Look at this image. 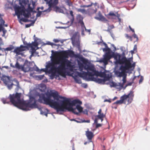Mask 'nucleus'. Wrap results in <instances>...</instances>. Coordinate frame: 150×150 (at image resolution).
Returning <instances> with one entry per match:
<instances>
[{"label":"nucleus","instance_id":"nucleus-1","mask_svg":"<svg viewBox=\"0 0 150 150\" xmlns=\"http://www.w3.org/2000/svg\"><path fill=\"white\" fill-rule=\"evenodd\" d=\"M46 95V97L44 94H40L38 101L40 103L49 105L57 112H64L66 110L78 115L79 112L76 111V109L79 112L83 111V108L80 105L82 102L79 99L71 101L69 99L59 96L57 91L47 93Z\"/></svg>","mask_w":150,"mask_h":150},{"label":"nucleus","instance_id":"nucleus-2","mask_svg":"<svg viewBox=\"0 0 150 150\" xmlns=\"http://www.w3.org/2000/svg\"><path fill=\"white\" fill-rule=\"evenodd\" d=\"M51 52V61L46 62V66H55L59 64V66H72L71 64V62L67 59L68 56L78 58L79 60L77 61L78 66H89L90 63L88 59L79 54H75L74 52L71 50H63L59 52L52 50Z\"/></svg>","mask_w":150,"mask_h":150},{"label":"nucleus","instance_id":"nucleus-3","mask_svg":"<svg viewBox=\"0 0 150 150\" xmlns=\"http://www.w3.org/2000/svg\"><path fill=\"white\" fill-rule=\"evenodd\" d=\"M36 67L37 71H40L39 69ZM46 68L42 69L40 71L45 72L50 74L51 79H53L55 78L60 79L59 76L65 78L67 75L72 76L76 83L81 84V80L76 76H73L71 74V72H73L74 68L78 66H45Z\"/></svg>","mask_w":150,"mask_h":150},{"label":"nucleus","instance_id":"nucleus-4","mask_svg":"<svg viewBox=\"0 0 150 150\" xmlns=\"http://www.w3.org/2000/svg\"><path fill=\"white\" fill-rule=\"evenodd\" d=\"M21 94L18 93L15 94H10V102L18 108L25 111L30 110V108H38L36 100L34 98L32 97L29 100L25 101L21 98Z\"/></svg>","mask_w":150,"mask_h":150},{"label":"nucleus","instance_id":"nucleus-5","mask_svg":"<svg viewBox=\"0 0 150 150\" xmlns=\"http://www.w3.org/2000/svg\"><path fill=\"white\" fill-rule=\"evenodd\" d=\"M106 66H99L97 70L95 69L94 72L93 76H100L103 77V79H97L95 78L96 79L94 81H96L100 83L103 84L107 81L109 80L111 77V75L109 71L106 70L105 69Z\"/></svg>","mask_w":150,"mask_h":150},{"label":"nucleus","instance_id":"nucleus-6","mask_svg":"<svg viewBox=\"0 0 150 150\" xmlns=\"http://www.w3.org/2000/svg\"><path fill=\"white\" fill-rule=\"evenodd\" d=\"M114 57L115 60V64L116 65L119 64L124 65V66H135V63L133 61L132 57L127 58L125 56L122 57L118 53L114 55Z\"/></svg>","mask_w":150,"mask_h":150},{"label":"nucleus","instance_id":"nucleus-7","mask_svg":"<svg viewBox=\"0 0 150 150\" xmlns=\"http://www.w3.org/2000/svg\"><path fill=\"white\" fill-rule=\"evenodd\" d=\"M95 69L94 66H87L86 69L87 72L82 71V72H77V73L78 76L79 77L88 79V81H95L96 79L93 77V73Z\"/></svg>","mask_w":150,"mask_h":150},{"label":"nucleus","instance_id":"nucleus-8","mask_svg":"<svg viewBox=\"0 0 150 150\" xmlns=\"http://www.w3.org/2000/svg\"><path fill=\"white\" fill-rule=\"evenodd\" d=\"M135 66H120L119 70L115 71V75L118 77L125 76L126 73H131Z\"/></svg>","mask_w":150,"mask_h":150},{"label":"nucleus","instance_id":"nucleus-9","mask_svg":"<svg viewBox=\"0 0 150 150\" xmlns=\"http://www.w3.org/2000/svg\"><path fill=\"white\" fill-rule=\"evenodd\" d=\"M134 96V92L133 91H130L127 95L124 94L121 96L120 99L114 103L113 104H125L126 101L127 100L128 102L127 104H129L132 101Z\"/></svg>","mask_w":150,"mask_h":150},{"label":"nucleus","instance_id":"nucleus-10","mask_svg":"<svg viewBox=\"0 0 150 150\" xmlns=\"http://www.w3.org/2000/svg\"><path fill=\"white\" fill-rule=\"evenodd\" d=\"M111 53H109V52H106L104 55V57L103 59L101 60L100 62H103L104 64V66H106L108 64V62L112 57H114V55L116 54H115L114 53H113V54L111 55Z\"/></svg>","mask_w":150,"mask_h":150},{"label":"nucleus","instance_id":"nucleus-11","mask_svg":"<svg viewBox=\"0 0 150 150\" xmlns=\"http://www.w3.org/2000/svg\"><path fill=\"white\" fill-rule=\"evenodd\" d=\"M27 49L26 46L21 45L19 47L16 48L13 51V52L15 53L17 55H20L21 56H23L24 54L22 52L26 50Z\"/></svg>","mask_w":150,"mask_h":150},{"label":"nucleus","instance_id":"nucleus-12","mask_svg":"<svg viewBox=\"0 0 150 150\" xmlns=\"http://www.w3.org/2000/svg\"><path fill=\"white\" fill-rule=\"evenodd\" d=\"M1 80L2 81L5 86L9 89V76L5 75H2L1 77Z\"/></svg>","mask_w":150,"mask_h":150},{"label":"nucleus","instance_id":"nucleus-13","mask_svg":"<svg viewBox=\"0 0 150 150\" xmlns=\"http://www.w3.org/2000/svg\"><path fill=\"white\" fill-rule=\"evenodd\" d=\"M20 9V7H18L16 10V12L18 16H19L21 14H23L25 17L28 18L29 17L30 13L28 11H26L27 13H26L25 11L24 10H22L20 11L19 10Z\"/></svg>","mask_w":150,"mask_h":150},{"label":"nucleus","instance_id":"nucleus-14","mask_svg":"<svg viewBox=\"0 0 150 150\" xmlns=\"http://www.w3.org/2000/svg\"><path fill=\"white\" fill-rule=\"evenodd\" d=\"M86 135L89 140V142H92V139L94 137L93 133L91 131L87 130L86 132Z\"/></svg>","mask_w":150,"mask_h":150},{"label":"nucleus","instance_id":"nucleus-15","mask_svg":"<svg viewBox=\"0 0 150 150\" xmlns=\"http://www.w3.org/2000/svg\"><path fill=\"white\" fill-rule=\"evenodd\" d=\"M83 18L81 15H78L76 17V19L78 21L82 27H84L86 29V27L85 26L84 23L83 21Z\"/></svg>","mask_w":150,"mask_h":150},{"label":"nucleus","instance_id":"nucleus-16","mask_svg":"<svg viewBox=\"0 0 150 150\" xmlns=\"http://www.w3.org/2000/svg\"><path fill=\"white\" fill-rule=\"evenodd\" d=\"M14 68L21 69L22 70L25 72H27L30 70V66H11Z\"/></svg>","mask_w":150,"mask_h":150},{"label":"nucleus","instance_id":"nucleus-17","mask_svg":"<svg viewBox=\"0 0 150 150\" xmlns=\"http://www.w3.org/2000/svg\"><path fill=\"white\" fill-rule=\"evenodd\" d=\"M5 22H0V32H2L3 34L2 35V37H4L5 34L7 32V31L4 28L3 25H4Z\"/></svg>","mask_w":150,"mask_h":150},{"label":"nucleus","instance_id":"nucleus-18","mask_svg":"<svg viewBox=\"0 0 150 150\" xmlns=\"http://www.w3.org/2000/svg\"><path fill=\"white\" fill-rule=\"evenodd\" d=\"M99 17H95V18L97 20H100L103 21H107V20L105 18L104 16L102 15L100 11H99L98 13Z\"/></svg>","mask_w":150,"mask_h":150},{"label":"nucleus","instance_id":"nucleus-19","mask_svg":"<svg viewBox=\"0 0 150 150\" xmlns=\"http://www.w3.org/2000/svg\"><path fill=\"white\" fill-rule=\"evenodd\" d=\"M98 115L96 116V117L98 118H104L105 116V115L102 112V110L100 109L98 112Z\"/></svg>","mask_w":150,"mask_h":150},{"label":"nucleus","instance_id":"nucleus-20","mask_svg":"<svg viewBox=\"0 0 150 150\" xmlns=\"http://www.w3.org/2000/svg\"><path fill=\"white\" fill-rule=\"evenodd\" d=\"M1 100L4 104H8L9 103V96L8 97L2 98Z\"/></svg>","mask_w":150,"mask_h":150},{"label":"nucleus","instance_id":"nucleus-21","mask_svg":"<svg viewBox=\"0 0 150 150\" xmlns=\"http://www.w3.org/2000/svg\"><path fill=\"white\" fill-rule=\"evenodd\" d=\"M38 45V43L37 42H33L32 43L30 44H27V48L28 47H37Z\"/></svg>","mask_w":150,"mask_h":150},{"label":"nucleus","instance_id":"nucleus-22","mask_svg":"<svg viewBox=\"0 0 150 150\" xmlns=\"http://www.w3.org/2000/svg\"><path fill=\"white\" fill-rule=\"evenodd\" d=\"M23 66H36L33 62H28L26 60Z\"/></svg>","mask_w":150,"mask_h":150},{"label":"nucleus","instance_id":"nucleus-23","mask_svg":"<svg viewBox=\"0 0 150 150\" xmlns=\"http://www.w3.org/2000/svg\"><path fill=\"white\" fill-rule=\"evenodd\" d=\"M104 44L105 45V48H103V51L106 52H109V53H111V50L110 48L108 47L107 44L105 43H104Z\"/></svg>","mask_w":150,"mask_h":150},{"label":"nucleus","instance_id":"nucleus-24","mask_svg":"<svg viewBox=\"0 0 150 150\" xmlns=\"http://www.w3.org/2000/svg\"><path fill=\"white\" fill-rule=\"evenodd\" d=\"M127 76V74L125 75V76H124L123 77V79L122 80V81H123V83H120V86L121 87H123L124 86V83H125L126 81V77Z\"/></svg>","mask_w":150,"mask_h":150},{"label":"nucleus","instance_id":"nucleus-25","mask_svg":"<svg viewBox=\"0 0 150 150\" xmlns=\"http://www.w3.org/2000/svg\"><path fill=\"white\" fill-rule=\"evenodd\" d=\"M36 20L32 21V23H31L26 24L25 25V27L26 28H29L31 26H33L34 25V24L35 23Z\"/></svg>","mask_w":150,"mask_h":150},{"label":"nucleus","instance_id":"nucleus-26","mask_svg":"<svg viewBox=\"0 0 150 150\" xmlns=\"http://www.w3.org/2000/svg\"><path fill=\"white\" fill-rule=\"evenodd\" d=\"M52 1L51 2V3H52V4L50 5L49 3V1L48 3L49 4V5L50 7L52 6L53 5H57L58 3V0H54L53 3H52Z\"/></svg>","mask_w":150,"mask_h":150},{"label":"nucleus","instance_id":"nucleus-27","mask_svg":"<svg viewBox=\"0 0 150 150\" xmlns=\"http://www.w3.org/2000/svg\"><path fill=\"white\" fill-rule=\"evenodd\" d=\"M9 8V1H7V2L5 4L4 6V9L6 10H8Z\"/></svg>","mask_w":150,"mask_h":150},{"label":"nucleus","instance_id":"nucleus-28","mask_svg":"<svg viewBox=\"0 0 150 150\" xmlns=\"http://www.w3.org/2000/svg\"><path fill=\"white\" fill-rule=\"evenodd\" d=\"M79 70L81 71H83V70H86L87 69V66H78Z\"/></svg>","mask_w":150,"mask_h":150},{"label":"nucleus","instance_id":"nucleus-29","mask_svg":"<svg viewBox=\"0 0 150 150\" xmlns=\"http://www.w3.org/2000/svg\"><path fill=\"white\" fill-rule=\"evenodd\" d=\"M47 44L51 45L52 46H53V45L54 46H59L60 45L59 44L57 45L56 44L52 43L50 42H47Z\"/></svg>","mask_w":150,"mask_h":150},{"label":"nucleus","instance_id":"nucleus-30","mask_svg":"<svg viewBox=\"0 0 150 150\" xmlns=\"http://www.w3.org/2000/svg\"><path fill=\"white\" fill-rule=\"evenodd\" d=\"M79 36V34L78 32L75 33L73 35L72 38L74 39L76 38V36Z\"/></svg>","mask_w":150,"mask_h":150},{"label":"nucleus","instance_id":"nucleus-31","mask_svg":"<svg viewBox=\"0 0 150 150\" xmlns=\"http://www.w3.org/2000/svg\"><path fill=\"white\" fill-rule=\"evenodd\" d=\"M77 11L78 12H80L82 13H83L86 11V10L84 9H81L79 8L77 9Z\"/></svg>","mask_w":150,"mask_h":150},{"label":"nucleus","instance_id":"nucleus-32","mask_svg":"<svg viewBox=\"0 0 150 150\" xmlns=\"http://www.w3.org/2000/svg\"><path fill=\"white\" fill-rule=\"evenodd\" d=\"M108 15L109 16H116V15L112 11H110Z\"/></svg>","mask_w":150,"mask_h":150},{"label":"nucleus","instance_id":"nucleus-33","mask_svg":"<svg viewBox=\"0 0 150 150\" xmlns=\"http://www.w3.org/2000/svg\"><path fill=\"white\" fill-rule=\"evenodd\" d=\"M20 20L24 22H28L29 21L28 20L24 18H22L20 19Z\"/></svg>","mask_w":150,"mask_h":150},{"label":"nucleus","instance_id":"nucleus-34","mask_svg":"<svg viewBox=\"0 0 150 150\" xmlns=\"http://www.w3.org/2000/svg\"><path fill=\"white\" fill-rule=\"evenodd\" d=\"M30 48H31V52H32V53H35L36 51V50L35 49V48L33 47H30Z\"/></svg>","mask_w":150,"mask_h":150},{"label":"nucleus","instance_id":"nucleus-35","mask_svg":"<svg viewBox=\"0 0 150 150\" xmlns=\"http://www.w3.org/2000/svg\"><path fill=\"white\" fill-rule=\"evenodd\" d=\"M3 16V15H1L0 13V22H5V21L3 20L2 18V16Z\"/></svg>","mask_w":150,"mask_h":150},{"label":"nucleus","instance_id":"nucleus-36","mask_svg":"<svg viewBox=\"0 0 150 150\" xmlns=\"http://www.w3.org/2000/svg\"><path fill=\"white\" fill-rule=\"evenodd\" d=\"M44 76H45L44 75H40L38 76V78L39 80H41L42 79Z\"/></svg>","mask_w":150,"mask_h":150},{"label":"nucleus","instance_id":"nucleus-37","mask_svg":"<svg viewBox=\"0 0 150 150\" xmlns=\"http://www.w3.org/2000/svg\"><path fill=\"white\" fill-rule=\"evenodd\" d=\"M125 36L127 38L131 40H132V36H129L128 34H126Z\"/></svg>","mask_w":150,"mask_h":150},{"label":"nucleus","instance_id":"nucleus-38","mask_svg":"<svg viewBox=\"0 0 150 150\" xmlns=\"http://www.w3.org/2000/svg\"><path fill=\"white\" fill-rule=\"evenodd\" d=\"M82 112L84 114H85L87 115H88V111L86 109H85L83 111V110Z\"/></svg>","mask_w":150,"mask_h":150},{"label":"nucleus","instance_id":"nucleus-39","mask_svg":"<svg viewBox=\"0 0 150 150\" xmlns=\"http://www.w3.org/2000/svg\"><path fill=\"white\" fill-rule=\"evenodd\" d=\"M92 5V4H91V5H84L81 6V7H83V8L86 7H88L91 6Z\"/></svg>","mask_w":150,"mask_h":150},{"label":"nucleus","instance_id":"nucleus-40","mask_svg":"<svg viewBox=\"0 0 150 150\" xmlns=\"http://www.w3.org/2000/svg\"><path fill=\"white\" fill-rule=\"evenodd\" d=\"M144 80L143 77L142 76H141L140 79L139 81V83H141Z\"/></svg>","mask_w":150,"mask_h":150},{"label":"nucleus","instance_id":"nucleus-41","mask_svg":"<svg viewBox=\"0 0 150 150\" xmlns=\"http://www.w3.org/2000/svg\"><path fill=\"white\" fill-rule=\"evenodd\" d=\"M133 36L134 38H136L137 41L138 40V38L137 35L134 33V34H133Z\"/></svg>","mask_w":150,"mask_h":150},{"label":"nucleus","instance_id":"nucleus-42","mask_svg":"<svg viewBox=\"0 0 150 150\" xmlns=\"http://www.w3.org/2000/svg\"><path fill=\"white\" fill-rule=\"evenodd\" d=\"M3 44L4 43L2 39L0 37V46L1 45H3Z\"/></svg>","mask_w":150,"mask_h":150},{"label":"nucleus","instance_id":"nucleus-43","mask_svg":"<svg viewBox=\"0 0 150 150\" xmlns=\"http://www.w3.org/2000/svg\"><path fill=\"white\" fill-rule=\"evenodd\" d=\"M96 118L94 120V123L96 124H97L98 123V121L99 119L97 117L95 116Z\"/></svg>","mask_w":150,"mask_h":150},{"label":"nucleus","instance_id":"nucleus-44","mask_svg":"<svg viewBox=\"0 0 150 150\" xmlns=\"http://www.w3.org/2000/svg\"><path fill=\"white\" fill-rule=\"evenodd\" d=\"M109 102V103H111V99H105L104 100V102Z\"/></svg>","mask_w":150,"mask_h":150},{"label":"nucleus","instance_id":"nucleus-45","mask_svg":"<svg viewBox=\"0 0 150 150\" xmlns=\"http://www.w3.org/2000/svg\"><path fill=\"white\" fill-rule=\"evenodd\" d=\"M53 41L54 42L57 43V42H59L60 41V40H59L58 39H53Z\"/></svg>","mask_w":150,"mask_h":150},{"label":"nucleus","instance_id":"nucleus-46","mask_svg":"<svg viewBox=\"0 0 150 150\" xmlns=\"http://www.w3.org/2000/svg\"><path fill=\"white\" fill-rule=\"evenodd\" d=\"M28 9L29 10H30V11H33V9L31 7H30V4H29L28 5Z\"/></svg>","mask_w":150,"mask_h":150},{"label":"nucleus","instance_id":"nucleus-47","mask_svg":"<svg viewBox=\"0 0 150 150\" xmlns=\"http://www.w3.org/2000/svg\"><path fill=\"white\" fill-rule=\"evenodd\" d=\"M101 124H98L97 123L96 125V128H98V127H100L101 126Z\"/></svg>","mask_w":150,"mask_h":150},{"label":"nucleus","instance_id":"nucleus-48","mask_svg":"<svg viewBox=\"0 0 150 150\" xmlns=\"http://www.w3.org/2000/svg\"><path fill=\"white\" fill-rule=\"evenodd\" d=\"M129 28L130 30L132 31L133 33H134V29H132V28L131 27V26L129 25Z\"/></svg>","mask_w":150,"mask_h":150},{"label":"nucleus","instance_id":"nucleus-49","mask_svg":"<svg viewBox=\"0 0 150 150\" xmlns=\"http://www.w3.org/2000/svg\"><path fill=\"white\" fill-rule=\"evenodd\" d=\"M70 14L71 15L73 18H74V15H73V12L72 11H70Z\"/></svg>","mask_w":150,"mask_h":150},{"label":"nucleus","instance_id":"nucleus-50","mask_svg":"<svg viewBox=\"0 0 150 150\" xmlns=\"http://www.w3.org/2000/svg\"><path fill=\"white\" fill-rule=\"evenodd\" d=\"M137 50V46L136 45H134V48H133V50L134 51L136 50Z\"/></svg>","mask_w":150,"mask_h":150},{"label":"nucleus","instance_id":"nucleus-51","mask_svg":"<svg viewBox=\"0 0 150 150\" xmlns=\"http://www.w3.org/2000/svg\"><path fill=\"white\" fill-rule=\"evenodd\" d=\"M41 14V13L40 12L38 13L37 14L36 16L38 17L40 16Z\"/></svg>","mask_w":150,"mask_h":150},{"label":"nucleus","instance_id":"nucleus-52","mask_svg":"<svg viewBox=\"0 0 150 150\" xmlns=\"http://www.w3.org/2000/svg\"><path fill=\"white\" fill-rule=\"evenodd\" d=\"M84 85V86H83V87L85 88H86L87 87V85L86 84H83Z\"/></svg>","mask_w":150,"mask_h":150},{"label":"nucleus","instance_id":"nucleus-53","mask_svg":"<svg viewBox=\"0 0 150 150\" xmlns=\"http://www.w3.org/2000/svg\"><path fill=\"white\" fill-rule=\"evenodd\" d=\"M132 84V83H129L127 84L126 85V87L128 86H131Z\"/></svg>","mask_w":150,"mask_h":150},{"label":"nucleus","instance_id":"nucleus-54","mask_svg":"<svg viewBox=\"0 0 150 150\" xmlns=\"http://www.w3.org/2000/svg\"><path fill=\"white\" fill-rule=\"evenodd\" d=\"M15 66H20L19 63H18V62H17L16 63V64L15 65Z\"/></svg>","mask_w":150,"mask_h":150},{"label":"nucleus","instance_id":"nucleus-55","mask_svg":"<svg viewBox=\"0 0 150 150\" xmlns=\"http://www.w3.org/2000/svg\"><path fill=\"white\" fill-rule=\"evenodd\" d=\"M13 47L12 45L10 46V50H11L13 49Z\"/></svg>","mask_w":150,"mask_h":150},{"label":"nucleus","instance_id":"nucleus-56","mask_svg":"<svg viewBox=\"0 0 150 150\" xmlns=\"http://www.w3.org/2000/svg\"><path fill=\"white\" fill-rule=\"evenodd\" d=\"M134 51V50H131V53L132 54H133V53H134V51Z\"/></svg>","mask_w":150,"mask_h":150},{"label":"nucleus","instance_id":"nucleus-57","mask_svg":"<svg viewBox=\"0 0 150 150\" xmlns=\"http://www.w3.org/2000/svg\"><path fill=\"white\" fill-rule=\"evenodd\" d=\"M118 21L120 23L121 21V19L120 18H119L118 19Z\"/></svg>","mask_w":150,"mask_h":150},{"label":"nucleus","instance_id":"nucleus-58","mask_svg":"<svg viewBox=\"0 0 150 150\" xmlns=\"http://www.w3.org/2000/svg\"><path fill=\"white\" fill-rule=\"evenodd\" d=\"M5 68L6 69H7L8 68V66H3L2 68Z\"/></svg>","mask_w":150,"mask_h":150},{"label":"nucleus","instance_id":"nucleus-59","mask_svg":"<svg viewBox=\"0 0 150 150\" xmlns=\"http://www.w3.org/2000/svg\"><path fill=\"white\" fill-rule=\"evenodd\" d=\"M52 1V0H50L49 1V3H50V5L51 4H52V3H51V2Z\"/></svg>","mask_w":150,"mask_h":150},{"label":"nucleus","instance_id":"nucleus-60","mask_svg":"<svg viewBox=\"0 0 150 150\" xmlns=\"http://www.w3.org/2000/svg\"><path fill=\"white\" fill-rule=\"evenodd\" d=\"M117 97H115L113 99V100H115V99H117Z\"/></svg>","mask_w":150,"mask_h":150},{"label":"nucleus","instance_id":"nucleus-61","mask_svg":"<svg viewBox=\"0 0 150 150\" xmlns=\"http://www.w3.org/2000/svg\"><path fill=\"white\" fill-rule=\"evenodd\" d=\"M116 16L117 17L118 19L119 18H120V15L119 14H117Z\"/></svg>","mask_w":150,"mask_h":150},{"label":"nucleus","instance_id":"nucleus-62","mask_svg":"<svg viewBox=\"0 0 150 150\" xmlns=\"http://www.w3.org/2000/svg\"><path fill=\"white\" fill-rule=\"evenodd\" d=\"M85 122H90V121L89 120H87L85 121Z\"/></svg>","mask_w":150,"mask_h":150},{"label":"nucleus","instance_id":"nucleus-63","mask_svg":"<svg viewBox=\"0 0 150 150\" xmlns=\"http://www.w3.org/2000/svg\"><path fill=\"white\" fill-rule=\"evenodd\" d=\"M81 34H82V35H84V33H83V30L82 31Z\"/></svg>","mask_w":150,"mask_h":150},{"label":"nucleus","instance_id":"nucleus-64","mask_svg":"<svg viewBox=\"0 0 150 150\" xmlns=\"http://www.w3.org/2000/svg\"><path fill=\"white\" fill-rule=\"evenodd\" d=\"M112 86H115V85L114 84V83H112Z\"/></svg>","mask_w":150,"mask_h":150}]
</instances>
